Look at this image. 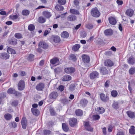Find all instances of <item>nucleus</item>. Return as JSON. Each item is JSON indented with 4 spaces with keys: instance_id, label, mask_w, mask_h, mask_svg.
<instances>
[{
    "instance_id": "obj_1",
    "label": "nucleus",
    "mask_w": 135,
    "mask_h": 135,
    "mask_svg": "<svg viewBox=\"0 0 135 135\" xmlns=\"http://www.w3.org/2000/svg\"><path fill=\"white\" fill-rule=\"evenodd\" d=\"M91 14V15L95 17H98L100 16V13L97 7H95L92 9Z\"/></svg>"
},
{
    "instance_id": "obj_2",
    "label": "nucleus",
    "mask_w": 135,
    "mask_h": 135,
    "mask_svg": "<svg viewBox=\"0 0 135 135\" xmlns=\"http://www.w3.org/2000/svg\"><path fill=\"white\" fill-rule=\"evenodd\" d=\"M75 70V68L72 67L66 68L64 69L65 73L68 74H71L74 73Z\"/></svg>"
},
{
    "instance_id": "obj_3",
    "label": "nucleus",
    "mask_w": 135,
    "mask_h": 135,
    "mask_svg": "<svg viewBox=\"0 0 135 135\" xmlns=\"http://www.w3.org/2000/svg\"><path fill=\"white\" fill-rule=\"evenodd\" d=\"M99 96L101 100L104 102H108L109 100V96L107 95H106L104 93H100Z\"/></svg>"
},
{
    "instance_id": "obj_4",
    "label": "nucleus",
    "mask_w": 135,
    "mask_h": 135,
    "mask_svg": "<svg viewBox=\"0 0 135 135\" xmlns=\"http://www.w3.org/2000/svg\"><path fill=\"white\" fill-rule=\"evenodd\" d=\"M18 89L19 90H23L25 87V83L23 80H20L18 85Z\"/></svg>"
},
{
    "instance_id": "obj_5",
    "label": "nucleus",
    "mask_w": 135,
    "mask_h": 135,
    "mask_svg": "<svg viewBox=\"0 0 135 135\" xmlns=\"http://www.w3.org/2000/svg\"><path fill=\"white\" fill-rule=\"evenodd\" d=\"M104 64L105 66L109 67H111L114 65L113 62L109 59H107L105 60Z\"/></svg>"
},
{
    "instance_id": "obj_6",
    "label": "nucleus",
    "mask_w": 135,
    "mask_h": 135,
    "mask_svg": "<svg viewBox=\"0 0 135 135\" xmlns=\"http://www.w3.org/2000/svg\"><path fill=\"white\" fill-rule=\"evenodd\" d=\"M38 47H41L42 48L46 49L48 48L49 46L48 44L44 41H40L38 45Z\"/></svg>"
},
{
    "instance_id": "obj_7",
    "label": "nucleus",
    "mask_w": 135,
    "mask_h": 135,
    "mask_svg": "<svg viewBox=\"0 0 135 135\" xmlns=\"http://www.w3.org/2000/svg\"><path fill=\"white\" fill-rule=\"evenodd\" d=\"M99 76V73L97 71H95L90 74L89 77L91 79L93 80L95 78H98Z\"/></svg>"
},
{
    "instance_id": "obj_8",
    "label": "nucleus",
    "mask_w": 135,
    "mask_h": 135,
    "mask_svg": "<svg viewBox=\"0 0 135 135\" xmlns=\"http://www.w3.org/2000/svg\"><path fill=\"white\" fill-rule=\"evenodd\" d=\"M77 123V119L75 118H70L69 120V124L71 127H74Z\"/></svg>"
},
{
    "instance_id": "obj_9",
    "label": "nucleus",
    "mask_w": 135,
    "mask_h": 135,
    "mask_svg": "<svg viewBox=\"0 0 135 135\" xmlns=\"http://www.w3.org/2000/svg\"><path fill=\"white\" fill-rule=\"evenodd\" d=\"M82 60L84 63H88L89 62L90 58L89 57L85 54H83L81 56Z\"/></svg>"
},
{
    "instance_id": "obj_10",
    "label": "nucleus",
    "mask_w": 135,
    "mask_h": 135,
    "mask_svg": "<svg viewBox=\"0 0 135 135\" xmlns=\"http://www.w3.org/2000/svg\"><path fill=\"white\" fill-rule=\"evenodd\" d=\"M45 84L44 83H40L36 85V88L37 90L41 91L43 90Z\"/></svg>"
},
{
    "instance_id": "obj_11",
    "label": "nucleus",
    "mask_w": 135,
    "mask_h": 135,
    "mask_svg": "<svg viewBox=\"0 0 135 135\" xmlns=\"http://www.w3.org/2000/svg\"><path fill=\"white\" fill-rule=\"evenodd\" d=\"M88 101L86 99H82L80 101V104L83 107H85L87 104Z\"/></svg>"
},
{
    "instance_id": "obj_12",
    "label": "nucleus",
    "mask_w": 135,
    "mask_h": 135,
    "mask_svg": "<svg viewBox=\"0 0 135 135\" xmlns=\"http://www.w3.org/2000/svg\"><path fill=\"white\" fill-rule=\"evenodd\" d=\"M27 119L25 117H23L21 120V124L22 128L25 129L26 128L27 126Z\"/></svg>"
},
{
    "instance_id": "obj_13",
    "label": "nucleus",
    "mask_w": 135,
    "mask_h": 135,
    "mask_svg": "<svg viewBox=\"0 0 135 135\" xmlns=\"http://www.w3.org/2000/svg\"><path fill=\"white\" fill-rule=\"evenodd\" d=\"M9 55L7 53H3L0 54V57L3 59L6 60L9 59Z\"/></svg>"
},
{
    "instance_id": "obj_14",
    "label": "nucleus",
    "mask_w": 135,
    "mask_h": 135,
    "mask_svg": "<svg viewBox=\"0 0 135 135\" xmlns=\"http://www.w3.org/2000/svg\"><path fill=\"white\" fill-rule=\"evenodd\" d=\"M9 18L11 20L16 21H18L20 20L19 16L17 15H11L9 16Z\"/></svg>"
},
{
    "instance_id": "obj_15",
    "label": "nucleus",
    "mask_w": 135,
    "mask_h": 135,
    "mask_svg": "<svg viewBox=\"0 0 135 135\" xmlns=\"http://www.w3.org/2000/svg\"><path fill=\"white\" fill-rule=\"evenodd\" d=\"M71 79V76L68 75H65L62 77V81H68L70 80Z\"/></svg>"
},
{
    "instance_id": "obj_16",
    "label": "nucleus",
    "mask_w": 135,
    "mask_h": 135,
    "mask_svg": "<svg viewBox=\"0 0 135 135\" xmlns=\"http://www.w3.org/2000/svg\"><path fill=\"white\" fill-rule=\"evenodd\" d=\"M108 20L109 23L112 25H115L117 21L115 18L112 17H110L108 18Z\"/></svg>"
},
{
    "instance_id": "obj_17",
    "label": "nucleus",
    "mask_w": 135,
    "mask_h": 135,
    "mask_svg": "<svg viewBox=\"0 0 135 135\" xmlns=\"http://www.w3.org/2000/svg\"><path fill=\"white\" fill-rule=\"evenodd\" d=\"M126 15L130 17H132L133 15L134 11L131 8L127 9L126 12Z\"/></svg>"
},
{
    "instance_id": "obj_18",
    "label": "nucleus",
    "mask_w": 135,
    "mask_h": 135,
    "mask_svg": "<svg viewBox=\"0 0 135 135\" xmlns=\"http://www.w3.org/2000/svg\"><path fill=\"white\" fill-rule=\"evenodd\" d=\"M128 116L131 118H135V112H133L131 111H128L127 112Z\"/></svg>"
},
{
    "instance_id": "obj_19",
    "label": "nucleus",
    "mask_w": 135,
    "mask_h": 135,
    "mask_svg": "<svg viewBox=\"0 0 135 135\" xmlns=\"http://www.w3.org/2000/svg\"><path fill=\"white\" fill-rule=\"evenodd\" d=\"M76 19V16L73 15H70L67 17L68 20L70 21H75Z\"/></svg>"
},
{
    "instance_id": "obj_20",
    "label": "nucleus",
    "mask_w": 135,
    "mask_h": 135,
    "mask_svg": "<svg viewBox=\"0 0 135 135\" xmlns=\"http://www.w3.org/2000/svg\"><path fill=\"white\" fill-rule=\"evenodd\" d=\"M49 96L51 98L55 99L58 96L57 93V92L53 91L50 93Z\"/></svg>"
},
{
    "instance_id": "obj_21",
    "label": "nucleus",
    "mask_w": 135,
    "mask_h": 135,
    "mask_svg": "<svg viewBox=\"0 0 135 135\" xmlns=\"http://www.w3.org/2000/svg\"><path fill=\"white\" fill-rule=\"evenodd\" d=\"M100 71L103 75L107 74L108 73V71L105 67H101L100 69Z\"/></svg>"
},
{
    "instance_id": "obj_22",
    "label": "nucleus",
    "mask_w": 135,
    "mask_h": 135,
    "mask_svg": "<svg viewBox=\"0 0 135 135\" xmlns=\"http://www.w3.org/2000/svg\"><path fill=\"white\" fill-rule=\"evenodd\" d=\"M104 33L106 36H111L113 34V31L110 29L105 30L104 31Z\"/></svg>"
},
{
    "instance_id": "obj_23",
    "label": "nucleus",
    "mask_w": 135,
    "mask_h": 135,
    "mask_svg": "<svg viewBox=\"0 0 135 135\" xmlns=\"http://www.w3.org/2000/svg\"><path fill=\"white\" fill-rule=\"evenodd\" d=\"M59 60L57 57H54L51 59L50 60V62L52 65H54L56 63H58Z\"/></svg>"
},
{
    "instance_id": "obj_24",
    "label": "nucleus",
    "mask_w": 135,
    "mask_h": 135,
    "mask_svg": "<svg viewBox=\"0 0 135 135\" xmlns=\"http://www.w3.org/2000/svg\"><path fill=\"white\" fill-rule=\"evenodd\" d=\"M69 59L74 62H75L77 60V58L75 55L71 54L69 55Z\"/></svg>"
},
{
    "instance_id": "obj_25",
    "label": "nucleus",
    "mask_w": 135,
    "mask_h": 135,
    "mask_svg": "<svg viewBox=\"0 0 135 135\" xmlns=\"http://www.w3.org/2000/svg\"><path fill=\"white\" fill-rule=\"evenodd\" d=\"M53 41L55 43H58L60 41V37L57 36H54L52 37Z\"/></svg>"
},
{
    "instance_id": "obj_26",
    "label": "nucleus",
    "mask_w": 135,
    "mask_h": 135,
    "mask_svg": "<svg viewBox=\"0 0 135 135\" xmlns=\"http://www.w3.org/2000/svg\"><path fill=\"white\" fill-rule=\"evenodd\" d=\"M69 33L66 31H64L61 34V37L64 38H67L69 37Z\"/></svg>"
},
{
    "instance_id": "obj_27",
    "label": "nucleus",
    "mask_w": 135,
    "mask_h": 135,
    "mask_svg": "<svg viewBox=\"0 0 135 135\" xmlns=\"http://www.w3.org/2000/svg\"><path fill=\"white\" fill-rule=\"evenodd\" d=\"M128 63L132 65H133L135 62V59L133 57H130L127 60Z\"/></svg>"
},
{
    "instance_id": "obj_28",
    "label": "nucleus",
    "mask_w": 135,
    "mask_h": 135,
    "mask_svg": "<svg viewBox=\"0 0 135 135\" xmlns=\"http://www.w3.org/2000/svg\"><path fill=\"white\" fill-rule=\"evenodd\" d=\"M55 8L56 10L59 11H62L64 9L63 6L59 4H57L55 6Z\"/></svg>"
},
{
    "instance_id": "obj_29",
    "label": "nucleus",
    "mask_w": 135,
    "mask_h": 135,
    "mask_svg": "<svg viewBox=\"0 0 135 135\" xmlns=\"http://www.w3.org/2000/svg\"><path fill=\"white\" fill-rule=\"evenodd\" d=\"M42 15L45 17L47 18H49L51 16L50 12L46 11H44L42 13Z\"/></svg>"
},
{
    "instance_id": "obj_30",
    "label": "nucleus",
    "mask_w": 135,
    "mask_h": 135,
    "mask_svg": "<svg viewBox=\"0 0 135 135\" xmlns=\"http://www.w3.org/2000/svg\"><path fill=\"white\" fill-rule=\"evenodd\" d=\"M9 43L11 45H16L17 43V40L15 38H13L9 40Z\"/></svg>"
},
{
    "instance_id": "obj_31",
    "label": "nucleus",
    "mask_w": 135,
    "mask_h": 135,
    "mask_svg": "<svg viewBox=\"0 0 135 135\" xmlns=\"http://www.w3.org/2000/svg\"><path fill=\"white\" fill-rule=\"evenodd\" d=\"M62 127L63 130L65 132H67L69 130V127L67 124L63 123L62 124Z\"/></svg>"
},
{
    "instance_id": "obj_32",
    "label": "nucleus",
    "mask_w": 135,
    "mask_h": 135,
    "mask_svg": "<svg viewBox=\"0 0 135 135\" xmlns=\"http://www.w3.org/2000/svg\"><path fill=\"white\" fill-rule=\"evenodd\" d=\"M80 46L79 44H75L72 47V50L74 51H77L80 47Z\"/></svg>"
},
{
    "instance_id": "obj_33",
    "label": "nucleus",
    "mask_w": 135,
    "mask_h": 135,
    "mask_svg": "<svg viewBox=\"0 0 135 135\" xmlns=\"http://www.w3.org/2000/svg\"><path fill=\"white\" fill-rule=\"evenodd\" d=\"M70 12L71 13L76 15H79L80 14L79 12L77 10L71 9L70 10Z\"/></svg>"
},
{
    "instance_id": "obj_34",
    "label": "nucleus",
    "mask_w": 135,
    "mask_h": 135,
    "mask_svg": "<svg viewBox=\"0 0 135 135\" xmlns=\"http://www.w3.org/2000/svg\"><path fill=\"white\" fill-rule=\"evenodd\" d=\"M110 94L112 97H116L117 96L118 93L117 90H113L111 91Z\"/></svg>"
},
{
    "instance_id": "obj_35",
    "label": "nucleus",
    "mask_w": 135,
    "mask_h": 135,
    "mask_svg": "<svg viewBox=\"0 0 135 135\" xmlns=\"http://www.w3.org/2000/svg\"><path fill=\"white\" fill-rule=\"evenodd\" d=\"M7 52L8 53L14 54L16 53L15 51L10 47H8L7 49Z\"/></svg>"
},
{
    "instance_id": "obj_36",
    "label": "nucleus",
    "mask_w": 135,
    "mask_h": 135,
    "mask_svg": "<svg viewBox=\"0 0 135 135\" xmlns=\"http://www.w3.org/2000/svg\"><path fill=\"white\" fill-rule=\"evenodd\" d=\"M15 37L18 39H20L23 38L22 35L20 33H16L14 35Z\"/></svg>"
},
{
    "instance_id": "obj_37",
    "label": "nucleus",
    "mask_w": 135,
    "mask_h": 135,
    "mask_svg": "<svg viewBox=\"0 0 135 135\" xmlns=\"http://www.w3.org/2000/svg\"><path fill=\"white\" fill-rule=\"evenodd\" d=\"M46 21L45 19L42 16L38 18V22L40 23H44Z\"/></svg>"
},
{
    "instance_id": "obj_38",
    "label": "nucleus",
    "mask_w": 135,
    "mask_h": 135,
    "mask_svg": "<svg viewBox=\"0 0 135 135\" xmlns=\"http://www.w3.org/2000/svg\"><path fill=\"white\" fill-rule=\"evenodd\" d=\"M129 72L130 75L134 74L135 73V68L134 67H131L129 70Z\"/></svg>"
},
{
    "instance_id": "obj_39",
    "label": "nucleus",
    "mask_w": 135,
    "mask_h": 135,
    "mask_svg": "<svg viewBox=\"0 0 135 135\" xmlns=\"http://www.w3.org/2000/svg\"><path fill=\"white\" fill-rule=\"evenodd\" d=\"M28 30L30 31H34L35 29V25L33 24H31L29 25L28 26Z\"/></svg>"
},
{
    "instance_id": "obj_40",
    "label": "nucleus",
    "mask_w": 135,
    "mask_h": 135,
    "mask_svg": "<svg viewBox=\"0 0 135 135\" xmlns=\"http://www.w3.org/2000/svg\"><path fill=\"white\" fill-rule=\"evenodd\" d=\"M131 127L132 128L129 129V133L131 134H135V129H134V126H132Z\"/></svg>"
},
{
    "instance_id": "obj_41",
    "label": "nucleus",
    "mask_w": 135,
    "mask_h": 135,
    "mask_svg": "<svg viewBox=\"0 0 135 135\" xmlns=\"http://www.w3.org/2000/svg\"><path fill=\"white\" fill-rule=\"evenodd\" d=\"M85 27L87 29L90 30L93 28V26L91 23H88L86 24Z\"/></svg>"
},
{
    "instance_id": "obj_42",
    "label": "nucleus",
    "mask_w": 135,
    "mask_h": 135,
    "mask_svg": "<svg viewBox=\"0 0 135 135\" xmlns=\"http://www.w3.org/2000/svg\"><path fill=\"white\" fill-rule=\"evenodd\" d=\"M30 13V11L28 10L24 9L22 11V14L24 16H27Z\"/></svg>"
},
{
    "instance_id": "obj_43",
    "label": "nucleus",
    "mask_w": 135,
    "mask_h": 135,
    "mask_svg": "<svg viewBox=\"0 0 135 135\" xmlns=\"http://www.w3.org/2000/svg\"><path fill=\"white\" fill-rule=\"evenodd\" d=\"M4 118L7 120H10L12 118V115L9 114H6L4 115Z\"/></svg>"
},
{
    "instance_id": "obj_44",
    "label": "nucleus",
    "mask_w": 135,
    "mask_h": 135,
    "mask_svg": "<svg viewBox=\"0 0 135 135\" xmlns=\"http://www.w3.org/2000/svg\"><path fill=\"white\" fill-rule=\"evenodd\" d=\"M75 113L76 115L81 116L83 114V112L82 110H76Z\"/></svg>"
},
{
    "instance_id": "obj_45",
    "label": "nucleus",
    "mask_w": 135,
    "mask_h": 135,
    "mask_svg": "<svg viewBox=\"0 0 135 135\" xmlns=\"http://www.w3.org/2000/svg\"><path fill=\"white\" fill-rule=\"evenodd\" d=\"M58 3L61 5H64L66 3V0H58Z\"/></svg>"
},
{
    "instance_id": "obj_46",
    "label": "nucleus",
    "mask_w": 135,
    "mask_h": 135,
    "mask_svg": "<svg viewBox=\"0 0 135 135\" xmlns=\"http://www.w3.org/2000/svg\"><path fill=\"white\" fill-rule=\"evenodd\" d=\"M15 90L12 88H10L7 91V93L8 94H13Z\"/></svg>"
},
{
    "instance_id": "obj_47",
    "label": "nucleus",
    "mask_w": 135,
    "mask_h": 135,
    "mask_svg": "<svg viewBox=\"0 0 135 135\" xmlns=\"http://www.w3.org/2000/svg\"><path fill=\"white\" fill-rule=\"evenodd\" d=\"M31 111L33 115L35 116L38 115L40 113L39 110H31Z\"/></svg>"
},
{
    "instance_id": "obj_48",
    "label": "nucleus",
    "mask_w": 135,
    "mask_h": 135,
    "mask_svg": "<svg viewBox=\"0 0 135 135\" xmlns=\"http://www.w3.org/2000/svg\"><path fill=\"white\" fill-rule=\"evenodd\" d=\"M93 119L94 120H99L100 118V117L98 115H93L92 116Z\"/></svg>"
},
{
    "instance_id": "obj_49",
    "label": "nucleus",
    "mask_w": 135,
    "mask_h": 135,
    "mask_svg": "<svg viewBox=\"0 0 135 135\" xmlns=\"http://www.w3.org/2000/svg\"><path fill=\"white\" fill-rule=\"evenodd\" d=\"M18 102L17 100H14L11 103V105L14 107H16L18 105Z\"/></svg>"
},
{
    "instance_id": "obj_50",
    "label": "nucleus",
    "mask_w": 135,
    "mask_h": 135,
    "mask_svg": "<svg viewBox=\"0 0 135 135\" xmlns=\"http://www.w3.org/2000/svg\"><path fill=\"white\" fill-rule=\"evenodd\" d=\"M10 126L11 127L15 128L17 126V124L16 122H13L10 124Z\"/></svg>"
},
{
    "instance_id": "obj_51",
    "label": "nucleus",
    "mask_w": 135,
    "mask_h": 135,
    "mask_svg": "<svg viewBox=\"0 0 135 135\" xmlns=\"http://www.w3.org/2000/svg\"><path fill=\"white\" fill-rule=\"evenodd\" d=\"M34 56V55L32 54H30L28 57V60L31 61L33 60Z\"/></svg>"
},
{
    "instance_id": "obj_52",
    "label": "nucleus",
    "mask_w": 135,
    "mask_h": 135,
    "mask_svg": "<svg viewBox=\"0 0 135 135\" xmlns=\"http://www.w3.org/2000/svg\"><path fill=\"white\" fill-rule=\"evenodd\" d=\"M112 106L114 108L117 109L118 108V104L117 102H114Z\"/></svg>"
},
{
    "instance_id": "obj_53",
    "label": "nucleus",
    "mask_w": 135,
    "mask_h": 135,
    "mask_svg": "<svg viewBox=\"0 0 135 135\" xmlns=\"http://www.w3.org/2000/svg\"><path fill=\"white\" fill-rule=\"evenodd\" d=\"M51 133V132L50 131L48 130H44L43 133L44 135H47Z\"/></svg>"
},
{
    "instance_id": "obj_54",
    "label": "nucleus",
    "mask_w": 135,
    "mask_h": 135,
    "mask_svg": "<svg viewBox=\"0 0 135 135\" xmlns=\"http://www.w3.org/2000/svg\"><path fill=\"white\" fill-rule=\"evenodd\" d=\"M19 74L22 76H25L26 74L25 72L23 71H20L19 73Z\"/></svg>"
},
{
    "instance_id": "obj_55",
    "label": "nucleus",
    "mask_w": 135,
    "mask_h": 135,
    "mask_svg": "<svg viewBox=\"0 0 135 135\" xmlns=\"http://www.w3.org/2000/svg\"><path fill=\"white\" fill-rule=\"evenodd\" d=\"M57 89H59L61 91H62L64 90V86L61 85L59 86Z\"/></svg>"
},
{
    "instance_id": "obj_56",
    "label": "nucleus",
    "mask_w": 135,
    "mask_h": 135,
    "mask_svg": "<svg viewBox=\"0 0 135 135\" xmlns=\"http://www.w3.org/2000/svg\"><path fill=\"white\" fill-rule=\"evenodd\" d=\"M110 83V81L109 80H107L104 84L105 87L106 88H108L109 86V84Z\"/></svg>"
},
{
    "instance_id": "obj_57",
    "label": "nucleus",
    "mask_w": 135,
    "mask_h": 135,
    "mask_svg": "<svg viewBox=\"0 0 135 135\" xmlns=\"http://www.w3.org/2000/svg\"><path fill=\"white\" fill-rule=\"evenodd\" d=\"M95 110L97 114H100L104 113L105 112V110Z\"/></svg>"
},
{
    "instance_id": "obj_58",
    "label": "nucleus",
    "mask_w": 135,
    "mask_h": 135,
    "mask_svg": "<svg viewBox=\"0 0 135 135\" xmlns=\"http://www.w3.org/2000/svg\"><path fill=\"white\" fill-rule=\"evenodd\" d=\"M116 2L118 5H121L123 3V2L122 0H117Z\"/></svg>"
},
{
    "instance_id": "obj_59",
    "label": "nucleus",
    "mask_w": 135,
    "mask_h": 135,
    "mask_svg": "<svg viewBox=\"0 0 135 135\" xmlns=\"http://www.w3.org/2000/svg\"><path fill=\"white\" fill-rule=\"evenodd\" d=\"M13 94H14L16 96H19L21 95V93L19 92L15 91Z\"/></svg>"
},
{
    "instance_id": "obj_60",
    "label": "nucleus",
    "mask_w": 135,
    "mask_h": 135,
    "mask_svg": "<svg viewBox=\"0 0 135 135\" xmlns=\"http://www.w3.org/2000/svg\"><path fill=\"white\" fill-rule=\"evenodd\" d=\"M54 71L55 73H57L60 71V69L59 68H57L54 69Z\"/></svg>"
},
{
    "instance_id": "obj_61",
    "label": "nucleus",
    "mask_w": 135,
    "mask_h": 135,
    "mask_svg": "<svg viewBox=\"0 0 135 135\" xmlns=\"http://www.w3.org/2000/svg\"><path fill=\"white\" fill-rule=\"evenodd\" d=\"M75 86L74 85H71L70 86L69 89L71 91H73L75 89Z\"/></svg>"
},
{
    "instance_id": "obj_62",
    "label": "nucleus",
    "mask_w": 135,
    "mask_h": 135,
    "mask_svg": "<svg viewBox=\"0 0 135 135\" xmlns=\"http://www.w3.org/2000/svg\"><path fill=\"white\" fill-rule=\"evenodd\" d=\"M85 129H86L87 130L92 131L93 130V128L90 126L88 127H86L85 128Z\"/></svg>"
},
{
    "instance_id": "obj_63",
    "label": "nucleus",
    "mask_w": 135,
    "mask_h": 135,
    "mask_svg": "<svg viewBox=\"0 0 135 135\" xmlns=\"http://www.w3.org/2000/svg\"><path fill=\"white\" fill-rule=\"evenodd\" d=\"M50 112L51 115H55L56 114L54 110H50Z\"/></svg>"
},
{
    "instance_id": "obj_64",
    "label": "nucleus",
    "mask_w": 135,
    "mask_h": 135,
    "mask_svg": "<svg viewBox=\"0 0 135 135\" xmlns=\"http://www.w3.org/2000/svg\"><path fill=\"white\" fill-rule=\"evenodd\" d=\"M62 102L64 104H65L68 102V100L66 99H64L62 100Z\"/></svg>"
}]
</instances>
